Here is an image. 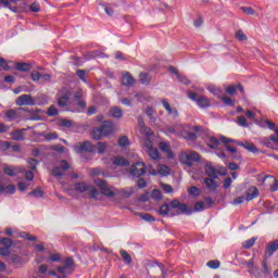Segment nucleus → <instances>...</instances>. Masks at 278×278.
Masks as SVG:
<instances>
[{"label":"nucleus","mask_w":278,"mask_h":278,"mask_svg":"<svg viewBox=\"0 0 278 278\" xmlns=\"http://www.w3.org/2000/svg\"><path fill=\"white\" fill-rule=\"evenodd\" d=\"M261 142L264 147H267V149H275V144H278V128H276V135L264 137Z\"/></svg>","instance_id":"f8f14e48"},{"label":"nucleus","mask_w":278,"mask_h":278,"mask_svg":"<svg viewBox=\"0 0 278 278\" xmlns=\"http://www.w3.org/2000/svg\"><path fill=\"white\" fill-rule=\"evenodd\" d=\"M276 251H278V240L268 243L265 250L266 257H271Z\"/></svg>","instance_id":"412c9836"},{"label":"nucleus","mask_w":278,"mask_h":278,"mask_svg":"<svg viewBox=\"0 0 278 278\" xmlns=\"http://www.w3.org/2000/svg\"><path fill=\"white\" fill-rule=\"evenodd\" d=\"M71 168V165L66 160H62L59 165L54 166L52 169V177L56 179H62L64 177V173Z\"/></svg>","instance_id":"0eeeda50"},{"label":"nucleus","mask_w":278,"mask_h":278,"mask_svg":"<svg viewBox=\"0 0 278 278\" xmlns=\"http://www.w3.org/2000/svg\"><path fill=\"white\" fill-rule=\"evenodd\" d=\"M4 117L7 118V121H9V123H12V121H16V118H18V113L10 109L4 112Z\"/></svg>","instance_id":"2f4dec72"},{"label":"nucleus","mask_w":278,"mask_h":278,"mask_svg":"<svg viewBox=\"0 0 278 278\" xmlns=\"http://www.w3.org/2000/svg\"><path fill=\"white\" fill-rule=\"evenodd\" d=\"M30 12H40V4L38 2H34L29 5Z\"/></svg>","instance_id":"774afa93"},{"label":"nucleus","mask_w":278,"mask_h":278,"mask_svg":"<svg viewBox=\"0 0 278 278\" xmlns=\"http://www.w3.org/2000/svg\"><path fill=\"white\" fill-rule=\"evenodd\" d=\"M260 197V191L256 187H250L244 194L245 201H253V199H257Z\"/></svg>","instance_id":"f3484780"},{"label":"nucleus","mask_w":278,"mask_h":278,"mask_svg":"<svg viewBox=\"0 0 278 278\" xmlns=\"http://www.w3.org/2000/svg\"><path fill=\"white\" fill-rule=\"evenodd\" d=\"M96 186L100 188L101 193L104 194V197H108L109 199H114V197H116V193L112 191V189L108 185V181L102 179H96Z\"/></svg>","instance_id":"1a4fd4ad"},{"label":"nucleus","mask_w":278,"mask_h":278,"mask_svg":"<svg viewBox=\"0 0 278 278\" xmlns=\"http://www.w3.org/2000/svg\"><path fill=\"white\" fill-rule=\"evenodd\" d=\"M27 188H29V184H27V182L20 181L17 184V190H20L21 192H25V190H27Z\"/></svg>","instance_id":"bf43d9fd"},{"label":"nucleus","mask_w":278,"mask_h":278,"mask_svg":"<svg viewBox=\"0 0 278 278\" xmlns=\"http://www.w3.org/2000/svg\"><path fill=\"white\" fill-rule=\"evenodd\" d=\"M152 199H154L155 201H160L162 200V191H160V189H154L152 191V194H151Z\"/></svg>","instance_id":"864d4df0"},{"label":"nucleus","mask_w":278,"mask_h":278,"mask_svg":"<svg viewBox=\"0 0 278 278\" xmlns=\"http://www.w3.org/2000/svg\"><path fill=\"white\" fill-rule=\"evenodd\" d=\"M205 174L210 177V179H218V172L212 165H206Z\"/></svg>","instance_id":"bb28decb"},{"label":"nucleus","mask_w":278,"mask_h":278,"mask_svg":"<svg viewBox=\"0 0 278 278\" xmlns=\"http://www.w3.org/2000/svg\"><path fill=\"white\" fill-rule=\"evenodd\" d=\"M201 155L198 152L182 153L180 155V162L186 166H193L194 162H199Z\"/></svg>","instance_id":"6e6552de"},{"label":"nucleus","mask_w":278,"mask_h":278,"mask_svg":"<svg viewBox=\"0 0 278 278\" xmlns=\"http://www.w3.org/2000/svg\"><path fill=\"white\" fill-rule=\"evenodd\" d=\"M70 99H71V91L67 89H62L59 93L58 105L60 108H66V105H68Z\"/></svg>","instance_id":"ddd939ff"},{"label":"nucleus","mask_w":278,"mask_h":278,"mask_svg":"<svg viewBox=\"0 0 278 278\" xmlns=\"http://www.w3.org/2000/svg\"><path fill=\"white\" fill-rule=\"evenodd\" d=\"M160 216H179L180 214H192V211L188 210V205L179 202L178 200H173L170 204L164 203L159 208Z\"/></svg>","instance_id":"f03ea898"},{"label":"nucleus","mask_w":278,"mask_h":278,"mask_svg":"<svg viewBox=\"0 0 278 278\" xmlns=\"http://www.w3.org/2000/svg\"><path fill=\"white\" fill-rule=\"evenodd\" d=\"M47 114H48V116H58V114H59L58 108H55V105H51L48 109Z\"/></svg>","instance_id":"5fc2aeb1"},{"label":"nucleus","mask_w":278,"mask_h":278,"mask_svg":"<svg viewBox=\"0 0 278 278\" xmlns=\"http://www.w3.org/2000/svg\"><path fill=\"white\" fill-rule=\"evenodd\" d=\"M20 238H23L24 240H28L29 242H36V240H38V237L33 236L29 232H22L20 233Z\"/></svg>","instance_id":"58836bf2"},{"label":"nucleus","mask_w":278,"mask_h":278,"mask_svg":"<svg viewBox=\"0 0 278 278\" xmlns=\"http://www.w3.org/2000/svg\"><path fill=\"white\" fill-rule=\"evenodd\" d=\"M2 244L4 248L10 249V247H12V244H14V241H12V239H10V238H3Z\"/></svg>","instance_id":"680f3d73"},{"label":"nucleus","mask_w":278,"mask_h":278,"mask_svg":"<svg viewBox=\"0 0 278 278\" xmlns=\"http://www.w3.org/2000/svg\"><path fill=\"white\" fill-rule=\"evenodd\" d=\"M75 271V261L71 257H67L63 261V265L56 268V273L61 275V277H68V275H73Z\"/></svg>","instance_id":"39448f33"},{"label":"nucleus","mask_w":278,"mask_h":278,"mask_svg":"<svg viewBox=\"0 0 278 278\" xmlns=\"http://www.w3.org/2000/svg\"><path fill=\"white\" fill-rule=\"evenodd\" d=\"M83 97H84V91L79 89L74 94V101H76L78 108H81V110H86V101L81 100Z\"/></svg>","instance_id":"aec40b11"},{"label":"nucleus","mask_w":278,"mask_h":278,"mask_svg":"<svg viewBox=\"0 0 278 278\" xmlns=\"http://www.w3.org/2000/svg\"><path fill=\"white\" fill-rule=\"evenodd\" d=\"M180 136L185 138V140H197V135L192 132V128L189 125L182 126Z\"/></svg>","instance_id":"4468645a"},{"label":"nucleus","mask_w":278,"mask_h":278,"mask_svg":"<svg viewBox=\"0 0 278 278\" xmlns=\"http://www.w3.org/2000/svg\"><path fill=\"white\" fill-rule=\"evenodd\" d=\"M237 123L240 125V127H249V123H247V117L244 116H239L237 118Z\"/></svg>","instance_id":"6e6d98bb"},{"label":"nucleus","mask_w":278,"mask_h":278,"mask_svg":"<svg viewBox=\"0 0 278 278\" xmlns=\"http://www.w3.org/2000/svg\"><path fill=\"white\" fill-rule=\"evenodd\" d=\"M138 124L140 134L146 138L141 143L143 151L148 153L151 160H160V151H157V148H153V131L144 125L142 118L138 119Z\"/></svg>","instance_id":"f257e3e1"},{"label":"nucleus","mask_w":278,"mask_h":278,"mask_svg":"<svg viewBox=\"0 0 278 278\" xmlns=\"http://www.w3.org/2000/svg\"><path fill=\"white\" fill-rule=\"evenodd\" d=\"M235 38L239 40L240 42H244V40H248L247 35L242 30H237L235 34Z\"/></svg>","instance_id":"79ce46f5"},{"label":"nucleus","mask_w":278,"mask_h":278,"mask_svg":"<svg viewBox=\"0 0 278 278\" xmlns=\"http://www.w3.org/2000/svg\"><path fill=\"white\" fill-rule=\"evenodd\" d=\"M112 162L115 166H129V161L123 156H115Z\"/></svg>","instance_id":"c85d7f7f"},{"label":"nucleus","mask_w":278,"mask_h":278,"mask_svg":"<svg viewBox=\"0 0 278 278\" xmlns=\"http://www.w3.org/2000/svg\"><path fill=\"white\" fill-rule=\"evenodd\" d=\"M161 103L163 104L164 110H166L169 116H172L173 118H177V116H179V112H177V109L170 108V103H168L166 99H163Z\"/></svg>","instance_id":"2eb2a0df"},{"label":"nucleus","mask_w":278,"mask_h":278,"mask_svg":"<svg viewBox=\"0 0 278 278\" xmlns=\"http://www.w3.org/2000/svg\"><path fill=\"white\" fill-rule=\"evenodd\" d=\"M106 149H108V143H105V142H98V153L100 155H103V153H105Z\"/></svg>","instance_id":"3c124183"},{"label":"nucleus","mask_w":278,"mask_h":278,"mask_svg":"<svg viewBox=\"0 0 278 278\" xmlns=\"http://www.w3.org/2000/svg\"><path fill=\"white\" fill-rule=\"evenodd\" d=\"M146 114L150 117L151 123H155L156 119L153 116V114H155V110L153 108L148 106V109L146 110Z\"/></svg>","instance_id":"a18cd8bd"},{"label":"nucleus","mask_w":278,"mask_h":278,"mask_svg":"<svg viewBox=\"0 0 278 278\" xmlns=\"http://www.w3.org/2000/svg\"><path fill=\"white\" fill-rule=\"evenodd\" d=\"M147 273L151 278H166V267L157 262H150L147 265Z\"/></svg>","instance_id":"7ed1b4c3"},{"label":"nucleus","mask_w":278,"mask_h":278,"mask_svg":"<svg viewBox=\"0 0 278 278\" xmlns=\"http://www.w3.org/2000/svg\"><path fill=\"white\" fill-rule=\"evenodd\" d=\"M189 194H190V197H200L201 190L197 187H191V188H189Z\"/></svg>","instance_id":"603ef678"},{"label":"nucleus","mask_w":278,"mask_h":278,"mask_svg":"<svg viewBox=\"0 0 278 278\" xmlns=\"http://www.w3.org/2000/svg\"><path fill=\"white\" fill-rule=\"evenodd\" d=\"M11 138L17 142H23V140H25V132L24 130H15L11 132Z\"/></svg>","instance_id":"c756f323"},{"label":"nucleus","mask_w":278,"mask_h":278,"mask_svg":"<svg viewBox=\"0 0 278 278\" xmlns=\"http://www.w3.org/2000/svg\"><path fill=\"white\" fill-rule=\"evenodd\" d=\"M243 149H247V151H251V153H256V151H257V147H255L251 142H245L243 146Z\"/></svg>","instance_id":"09e8293b"},{"label":"nucleus","mask_w":278,"mask_h":278,"mask_svg":"<svg viewBox=\"0 0 278 278\" xmlns=\"http://www.w3.org/2000/svg\"><path fill=\"white\" fill-rule=\"evenodd\" d=\"M110 114L113 116V118H122L123 110H121V108L114 106L110 110Z\"/></svg>","instance_id":"4c0bfd02"},{"label":"nucleus","mask_w":278,"mask_h":278,"mask_svg":"<svg viewBox=\"0 0 278 278\" xmlns=\"http://www.w3.org/2000/svg\"><path fill=\"white\" fill-rule=\"evenodd\" d=\"M205 202H206V206H205ZM205 202H197L194 205V212H203V210L210 207V205H212L214 202L212 201V198H206Z\"/></svg>","instance_id":"a211bd4d"},{"label":"nucleus","mask_w":278,"mask_h":278,"mask_svg":"<svg viewBox=\"0 0 278 278\" xmlns=\"http://www.w3.org/2000/svg\"><path fill=\"white\" fill-rule=\"evenodd\" d=\"M14 192H16V187L14 185H0V194H14Z\"/></svg>","instance_id":"393cba45"},{"label":"nucleus","mask_w":278,"mask_h":278,"mask_svg":"<svg viewBox=\"0 0 278 278\" xmlns=\"http://www.w3.org/2000/svg\"><path fill=\"white\" fill-rule=\"evenodd\" d=\"M118 144H119V147H127V144H129V138H127V137H121L119 139H118Z\"/></svg>","instance_id":"e2e57ef3"},{"label":"nucleus","mask_w":278,"mask_h":278,"mask_svg":"<svg viewBox=\"0 0 278 278\" xmlns=\"http://www.w3.org/2000/svg\"><path fill=\"white\" fill-rule=\"evenodd\" d=\"M160 186L165 194H170L173 192V186L164 182H161Z\"/></svg>","instance_id":"c03bdc74"},{"label":"nucleus","mask_w":278,"mask_h":278,"mask_svg":"<svg viewBox=\"0 0 278 278\" xmlns=\"http://www.w3.org/2000/svg\"><path fill=\"white\" fill-rule=\"evenodd\" d=\"M139 216L142 218V220H147L148 223H153L155 220V218L148 213H140Z\"/></svg>","instance_id":"8fccbe9b"},{"label":"nucleus","mask_w":278,"mask_h":278,"mask_svg":"<svg viewBox=\"0 0 278 278\" xmlns=\"http://www.w3.org/2000/svg\"><path fill=\"white\" fill-rule=\"evenodd\" d=\"M91 136L93 140H101V137L103 136V132L101 131V128H93Z\"/></svg>","instance_id":"a19ab883"},{"label":"nucleus","mask_w":278,"mask_h":278,"mask_svg":"<svg viewBox=\"0 0 278 278\" xmlns=\"http://www.w3.org/2000/svg\"><path fill=\"white\" fill-rule=\"evenodd\" d=\"M257 125H260V127H263L265 128L266 125L268 127V129H270L271 131H277L276 127H277V124L270 122V121H265V122H256Z\"/></svg>","instance_id":"e433bc0d"},{"label":"nucleus","mask_w":278,"mask_h":278,"mask_svg":"<svg viewBox=\"0 0 278 278\" xmlns=\"http://www.w3.org/2000/svg\"><path fill=\"white\" fill-rule=\"evenodd\" d=\"M0 3H2V5H4V8H9V10H11V12H18V9H16V7H12L10 5V0H0Z\"/></svg>","instance_id":"49530a36"},{"label":"nucleus","mask_w":278,"mask_h":278,"mask_svg":"<svg viewBox=\"0 0 278 278\" xmlns=\"http://www.w3.org/2000/svg\"><path fill=\"white\" fill-rule=\"evenodd\" d=\"M75 190L79 194H84V192H88L90 199H98V200L101 199V198H99V190H97V188H94L86 182L76 184Z\"/></svg>","instance_id":"20e7f679"},{"label":"nucleus","mask_w":278,"mask_h":278,"mask_svg":"<svg viewBox=\"0 0 278 278\" xmlns=\"http://www.w3.org/2000/svg\"><path fill=\"white\" fill-rule=\"evenodd\" d=\"M97 147L90 141L77 142L74 144L75 153H94Z\"/></svg>","instance_id":"423d86ee"},{"label":"nucleus","mask_w":278,"mask_h":278,"mask_svg":"<svg viewBox=\"0 0 278 278\" xmlns=\"http://www.w3.org/2000/svg\"><path fill=\"white\" fill-rule=\"evenodd\" d=\"M241 11H243L244 14H248V16H253V14H255V10L251 7H241Z\"/></svg>","instance_id":"4d7b16f0"},{"label":"nucleus","mask_w":278,"mask_h":278,"mask_svg":"<svg viewBox=\"0 0 278 278\" xmlns=\"http://www.w3.org/2000/svg\"><path fill=\"white\" fill-rule=\"evenodd\" d=\"M214 179L215 178H205L204 179V184H205L206 188L208 190H211V192H214V190H216V188H218V185L216 184V181Z\"/></svg>","instance_id":"72a5a7b5"},{"label":"nucleus","mask_w":278,"mask_h":278,"mask_svg":"<svg viewBox=\"0 0 278 278\" xmlns=\"http://www.w3.org/2000/svg\"><path fill=\"white\" fill-rule=\"evenodd\" d=\"M15 104L20 108H23V105H36V99L31 97V94H22L15 99Z\"/></svg>","instance_id":"9b49d317"},{"label":"nucleus","mask_w":278,"mask_h":278,"mask_svg":"<svg viewBox=\"0 0 278 278\" xmlns=\"http://www.w3.org/2000/svg\"><path fill=\"white\" fill-rule=\"evenodd\" d=\"M247 267L249 268L250 275H253V270H258L257 267H255V263L253 260H250L247 264Z\"/></svg>","instance_id":"13d9d810"},{"label":"nucleus","mask_w":278,"mask_h":278,"mask_svg":"<svg viewBox=\"0 0 278 278\" xmlns=\"http://www.w3.org/2000/svg\"><path fill=\"white\" fill-rule=\"evenodd\" d=\"M147 173V166L142 162H137L132 164L129 168V174L131 177H142Z\"/></svg>","instance_id":"9d476101"},{"label":"nucleus","mask_w":278,"mask_h":278,"mask_svg":"<svg viewBox=\"0 0 278 278\" xmlns=\"http://www.w3.org/2000/svg\"><path fill=\"white\" fill-rule=\"evenodd\" d=\"M205 143L207 147H210V149H218L220 141H218V138L216 137H207L205 139Z\"/></svg>","instance_id":"a878e982"},{"label":"nucleus","mask_w":278,"mask_h":278,"mask_svg":"<svg viewBox=\"0 0 278 278\" xmlns=\"http://www.w3.org/2000/svg\"><path fill=\"white\" fill-rule=\"evenodd\" d=\"M15 68H16V71H20L21 73H29V71H31V64H29V63H16Z\"/></svg>","instance_id":"7c9ffc66"},{"label":"nucleus","mask_w":278,"mask_h":278,"mask_svg":"<svg viewBox=\"0 0 278 278\" xmlns=\"http://www.w3.org/2000/svg\"><path fill=\"white\" fill-rule=\"evenodd\" d=\"M0 68H3V71H10V65H8V62H5V59L0 56Z\"/></svg>","instance_id":"69168bd1"},{"label":"nucleus","mask_w":278,"mask_h":278,"mask_svg":"<svg viewBox=\"0 0 278 278\" xmlns=\"http://www.w3.org/2000/svg\"><path fill=\"white\" fill-rule=\"evenodd\" d=\"M119 254L122 255V260L126 266H131L134 264V258H131V254L126 250H119Z\"/></svg>","instance_id":"5701e85b"},{"label":"nucleus","mask_w":278,"mask_h":278,"mask_svg":"<svg viewBox=\"0 0 278 278\" xmlns=\"http://www.w3.org/2000/svg\"><path fill=\"white\" fill-rule=\"evenodd\" d=\"M62 260V255L60 253H53L50 255V262H60Z\"/></svg>","instance_id":"0e129e2a"},{"label":"nucleus","mask_w":278,"mask_h":278,"mask_svg":"<svg viewBox=\"0 0 278 278\" xmlns=\"http://www.w3.org/2000/svg\"><path fill=\"white\" fill-rule=\"evenodd\" d=\"M102 131V136H110V134H114V126L112 124H104L100 127Z\"/></svg>","instance_id":"f704fd0d"},{"label":"nucleus","mask_w":278,"mask_h":278,"mask_svg":"<svg viewBox=\"0 0 278 278\" xmlns=\"http://www.w3.org/2000/svg\"><path fill=\"white\" fill-rule=\"evenodd\" d=\"M159 148L161 149V151H163V153H166L169 160H172V157H175V153H173V151L170 150V146L168 143L161 142Z\"/></svg>","instance_id":"b1692460"},{"label":"nucleus","mask_w":278,"mask_h":278,"mask_svg":"<svg viewBox=\"0 0 278 278\" xmlns=\"http://www.w3.org/2000/svg\"><path fill=\"white\" fill-rule=\"evenodd\" d=\"M256 238H251L242 243L243 249H251L255 244Z\"/></svg>","instance_id":"de8ad7c7"},{"label":"nucleus","mask_w":278,"mask_h":278,"mask_svg":"<svg viewBox=\"0 0 278 278\" xmlns=\"http://www.w3.org/2000/svg\"><path fill=\"white\" fill-rule=\"evenodd\" d=\"M9 264H14L15 266H23V264H27V260L23 258V256L18 254H11L9 258Z\"/></svg>","instance_id":"dca6fc26"},{"label":"nucleus","mask_w":278,"mask_h":278,"mask_svg":"<svg viewBox=\"0 0 278 278\" xmlns=\"http://www.w3.org/2000/svg\"><path fill=\"white\" fill-rule=\"evenodd\" d=\"M206 266H208V268H213V269L220 268V261H218V260L208 261L206 263Z\"/></svg>","instance_id":"37998d69"},{"label":"nucleus","mask_w":278,"mask_h":278,"mask_svg":"<svg viewBox=\"0 0 278 278\" xmlns=\"http://www.w3.org/2000/svg\"><path fill=\"white\" fill-rule=\"evenodd\" d=\"M220 141L223 142V144H225V148L229 151V153H231L233 155V153H238V149L231 147L230 142H233V139H229L225 136L220 137Z\"/></svg>","instance_id":"6ab92c4d"},{"label":"nucleus","mask_w":278,"mask_h":278,"mask_svg":"<svg viewBox=\"0 0 278 278\" xmlns=\"http://www.w3.org/2000/svg\"><path fill=\"white\" fill-rule=\"evenodd\" d=\"M11 253L10 248H0V255H2V257H10Z\"/></svg>","instance_id":"052dcab7"},{"label":"nucleus","mask_w":278,"mask_h":278,"mask_svg":"<svg viewBox=\"0 0 278 278\" xmlns=\"http://www.w3.org/2000/svg\"><path fill=\"white\" fill-rule=\"evenodd\" d=\"M41 75L42 74H40V72H33L30 74V77H31L33 81H40Z\"/></svg>","instance_id":"338daca9"},{"label":"nucleus","mask_w":278,"mask_h":278,"mask_svg":"<svg viewBox=\"0 0 278 278\" xmlns=\"http://www.w3.org/2000/svg\"><path fill=\"white\" fill-rule=\"evenodd\" d=\"M197 105H199L202 109L211 108L212 102L210 101V99H207V97L202 96L197 100Z\"/></svg>","instance_id":"cd10ccee"},{"label":"nucleus","mask_w":278,"mask_h":278,"mask_svg":"<svg viewBox=\"0 0 278 278\" xmlns=\"http://www.w3.org/2000/svg\"><path fill=\"white\" fill-rule=\"evenodd\" d=\"M182 128H184V125L176 124L173 126H168L167 131L169 134H174L175 136H180Z\"/></svg>","instance_id":"473e14b6"},{"label":"nucleus","mask_w":278,"mask_h":278,"mask_svg":"<svg viewBox=\"0 0 278 278\" xmlns=\"http://www.w3.org/2000/svg\"><path fill=\"white\" fill-rule=\"evenodd\" d=\"M122 84L124 86H134V84H136V79L134 78V76H131L129 72H126L122 76Z\"/></svg>","instance_id":"4be33fe9"},{"label":"nucleus","mask_w":278,"mask_h":278,"mask_svg":"<svg viewBox=\"0 0 278 278\" xmlns=\"http://www.w3.org/2000/svg\"><path fill=\"white\" fill-rule=\"evenodd\" d=\"M151 79H153V78H152V76H150L149 73H141L139 75V81H140V84H143V86H149V84H151Z\"/></svg>","instance_id":"c9c22d12"},{"label":"nucleus","mask_w":278,"mask_h":278,"mask_svg":"<svg viewBox=\"0 0 278 278\" xmlns=\"http://www.w3.org/2000/svg\"><path fill=\"white\" fill-rule=\"evenodd\" d=\"M157 173L166 177V175H170V168L166 165H159Z\"/></svg>","instance_id":"ea45409f"}]
</instances>
